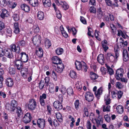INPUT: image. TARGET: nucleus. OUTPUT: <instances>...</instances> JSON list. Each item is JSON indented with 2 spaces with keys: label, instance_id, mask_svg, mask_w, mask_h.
Returning <instances> with one entry per match:
<instances>
[{
  "label": "nucleus",
  "instance_id": "obj_1",
  "mask_svg": "<svg viewBox=\"0 0 129 129\" xmlns=\"http://www.w3.org/2000/svg\"><path fill=\"white\" fill-rule=\"evenodd\" d=\"M114 52L115 53V57L111 53H108L106 56L107 60L112 63H115L117 61V58L119 56V50L118 48L114 49Z\"/></svg>",
  "mask_w": 129,
  "mask_h": 129
},
{
  "label": "nucleus",
  "instance_id": "obj_2",
  "mask_svg": "<svg viewBox=\"0 0 129 129\" xmlns=\"http://www.w3.org/2000/svg\"><path fill=\"white\" fill-rule=\"evenodd\" d=\"M26 106L28 110L33 111L36 109L37 104L35 100L32 99L29 100L28 103Z\"/></svg>",
  "mask_w": 129,
  "mask_h": 129
},
{
  "label": "nucleus",
  "instance_id": "obj_3",
  "mask_svg": "<svg viewBox=\"0 0 129 129\" xmlns=\"http://www.w3.org/2000/svg\"><path fill=\"white\" fill-rule=\"evenodd\" d=\"M59 101L54 102L53 103V106L54 108L57 110L61 109L62 106L61 103L63 101V97L62 95L59 97Z\"/></svg>",
  "mask_w": 129,
  "mask_h": 129
},
{
  "label": "nucleus",
  "instance_id": "obj_4",
  "mask_svg": "<svg viewBox=\"0 0 129 129\" xmlns=\"http://www.w3.org/2000/svg\"><path fill=\"white\" fill-rule=\"evenodd\" d=\"M41 40V37L39 35H36L32 38L33 43L35 46H37L40 45Z\"/></svg>",
  "mask_w": 129,
  "mask_h": 129
},
{
  "label": "nucleus",
  "instance_id": "obj_5",
  "mask_svg": "<svg viewBox=\"0 0 129 129\" xmlns=\"http://www.w3.org/2000/svg\"><path fill=\"white\" fill-rule=\"evenodd\" d=\"M37 124L39 128L43 129L45 125V120L41 118H39L37 121Z\"/></svg>",
  "mask_w": 129,
  "mask_h": 129
},
{
  "label": "nucleus",
  "instance_id": "obj_6",
  "mask_svg": "<svg viewBox=\"0 0 129 129\" xmlns=\"http://www.w3.org/2000/svg\"><path fill=\"white\" fill-rule=\"evenodd\" d=\"M19 58L21 59V61L25 62H27L28 59V55L27 54L24 52H22L18 55Z\"/></svg>",
  "mask_w": 129,
  "mask_h": 129
},
{
  "label": "nucleus",
  "instance_id": "obj_7",
  "mask_svg": "<svg viewBox=\"0 0 129 129\" xmlns=\"http://www.w3.org/2000/svg\"><path fill=\"white\" fill-rule=\"evenodd\" d=\"M32 117L30 113L28 112L25 114L23 118V121L25 123H29L31 120Z\"/></svg>",
  "mask_w": 129,
  "mask_h": 129
},
{
  "label": "nucleus",
  "instance_id": "obj_8",
  "mask_svg": "<svg viewBox=\"0 0 129 129\" xmlns=\"http://www.w3.org/2000/svg\"><path fill=\"white\" fill-rule=\"evenodd\" d=\"M123 70L122 68L118 69L116 71L115 77L117 80H119L122 78L123 76Z\"/></svg>",
  "mask_w": 129,
  "mask_h": 129
},
{
  "label": "nucleus",
  "instance_id": "obj_9",
  "mask_svg": "<svg viewBox=\"0 0 129 129\" xmlns=\"http://www.w3.org/2000/svg\"><path fill=\"white\" fill-rule=\"evenodd\" d=\"M85 98L86 100L88 102L92 101L94 98L93 94L90 92H87L85 93Z\"/></svg>",
  "mask_w": 129,
  "mask_h": 129
},
{
  "label": "nucleus",
  "instance_id": "obj_10",
  "mask_svg": "<svg viewBox=\"0 0 129 129\" xmlns=\"http://www.w3.org/2000/svg\"><path fill=\"white\" fill-rule=\"evenodd\" d=\"M104 90V89L103 87H100L95 93L96 97L99 99L100 97L102 94Z\"/></svg>",
  "mask_w": 129,
  "mask_h": 129
},
{
  "label": "nucleus",
  "instance_id": "obj_11",
  "mask_svg": "<svg viewBox=\"0 0 129 129\" xmlns=\"http://www.w3.org/2000/svg\"><path fill=\"white\" fill-rule=\"evenodd\" d=\"M22 61L20 59H18L15 60L14 62V64L16 66L17 69L19 70L21 69L23 67Z\"/></svg>",
  "mask_w": 129,
  "mask_h": 129
},
{
  "label": "nucleus",
  "instance_id": "obj_12",
  "mask_svg": "<svg viewBox=\"0 0 129 129\" xmlns=\"http://www.w3.org/2000/svg\"><path fill=\"white\" fill-rule=\"evenodd\" d=\"M57 68L56 70L57 72L58 73H60L62 72L64 68L63 64L62 63V62H59L56 64Z\"/></svg>",
  "mask_w": 129,
  "mask_h": 129
},
{
  "label": "nucleus",
  "instance_id": "obj_13",
  "mask_svg": "<svg viewBox=\"0 0 129 129\" xmlns=\"http://www.w3.org/2000/svg\"><path fill=\"white\" fill-rule=\"evenodd\" d=\"M101 44L104 51L106 52L107 50L109 49L108 47L109 44L107 41L105 40H104L101 42Z\"/></svg>",
  "mask_w": 129,
  "mask_h": 129
},
{
  "label": "nucleus",
  "instance_id": "obj_14",
  "mask_svg": "<svg viewBox=\"0 0 129 129\" xmlns=\"http://www.w3.org/2000/svg\"><path fill=\"white\" fill-rule=\"evenodd\" d=\"M123 60L124 61H128L129 60L128 55L127 51L125 49L123 50Z\"/></svg>",
  "mask_w": 129,
  "mask_h": 129
},
{
  "label": "nucleus",
  "instance_id": "obj_15",
  "mask_svg": "<svg viewBox=\"0 0 129 129\" xmlns=\"http://www.w3.org/2000/svg\"><path fill=\"white\" fill-rule=\"evenodd\" d=\"M12 50L14 52H16L17 53H19L20 51V46L18 45L16 46L15 44H12L11 45Z\"/></svg>",
  "mask_w": 129,
  "mask_h": 129
},
{
  "label": "nucleus",
  "instance_id": "obj_16",
  "mask_svg": "<svg viewBox=\"0 0 129 129\" xmlns=\"http://www.w3.org/2000/svg\"><path fill=\"white\" fill-rule=\"evenodd\" d=\"M6 83L8 86L12 87L14 84L13 80L10 77L7 78L6 81Z\"/></svg>",
  "mask_w": 129,
  "mask_h": 129
},
{
  "label": "nucleus",
  "instance_id": "obj_17",
  "mask_svg": "<svg viewBox=\"0 0 129 129\" xmlns=\"http://www.w3.org/2000/svg\"><path fill=\"white\" fill-rule=\"evenodd\" d=\"M2 12L0 15V16L2 18L4 19L5 17H8L9 13L6 9H2Z\"/></svg>",
  "mask_w": 129,
  "mask_h": 129
},
{
  "label": "nucleus",
  "instance_id": "obj_18",
  "mask_svg": "<svg viewBox=\"0 0 129 129\" xmlns=\"http://www.w3.org/2000/svg\"><path fill=\"white\" fill-rule=\"evenodd\" d=\"M97 60L99 63L103 64L105 63V59L104 55L102 54H99L98 56Z\"/></svg>",
  "mask_w": 129,
  "mask_h": 129
},
{
  "label": "nucleus",
  "instance_id": "obj_19",
  "mask_svg": "<svg viewBox=\"0 0 129 129\" xmlns=\"http://www.w3.org/2000/svg\"><path fill=\"white\" fill-rule=\"evenodd\" d=\"M36 53L38 57H42L43 55L42 49L41 48L37 47L36 49Z\"/></svg>",
  "mask_w": 129,
  "mask_h": 129
},
{
  "label": "nucleus",
  "instance_id": "obj_20",
  "mask_svg": "<svg viewBox=\"0 0 129 129\" xmlns=\"http://www.w3.org/2000/svg\"><path fill=\"white\" fill-rule=\"evenodd\" d=\"M5 56L9 58H12L13 56L12 52L9 49L5 50Z\"/></svg>",
  "mask_w": 129,
  "mask_h": 129
},
{
  "label": "nucleus",
  "instance_id": "obj_21",
  "mask_svg": "<svg viewBox=\"0 0 129 129\" xmlns=\"http://www.w3.org/2000/svg\"><path fill=\"white\" fill-rule=\"evenodd\" d=\"M21 73L23 77L24 78H26L28 74L27 68L24 67L22 68L21 70Z\"/></svg>",
  "mask_w": 129,
  "mask_h": 129
},
{
  "label": "nucleus",
  "instance_id": "obj_22",
  "mask_svg": "<svg viewBox=\"0 0 129 129\" xmlns=\"http://www.w3.org/2000/svg\"><path fill=\"white\" fill-rule=\"evenodd\" d=\"M11 3L8 1H6V0H0V5L2 7H5L7 5L11 4Z\"/></svg>",
  "mask_w": 129,
  "mask_h": 129
},
{
  "label": "nucleus",
  "instance_id": "obj_23",
  "mask_svg": "<svg viewBox=\"0 0 129 129\" xmlns=\"http://www.w3.org/2000/svg\"><path fill=\"white\" fill-rule=\"evenodd\" d=\"M52 60L53 63L56 64L60 62H61V60L56 56H53L52 58Z\"/></svg>",
  "mask_w": 129,
  "mask_h": 129
},
{
  "label": "nucleus",
  "instance_id": "obj_24",
  "mask_svg": "<svg viewBox=\"0 0 129 129\" xmlns=\"http://www.w3.org/2000/svg\"><path fill=\"white\" fill-rule=\"evenodd\" d=\"M42 3L43 5L46 7H49L51 5L50 0H43Z\"/></svg>",
  "mask_w": 129,
  "mask_h": 129
},
{
  "label": "nucleus",
  "instance_id": "obj_25",
  "mask_svg": "<svg viewBox=\"0 0 129 129\" xmlns=\"http://www.w3.org/2000/svg\"><path fill=\"white\" fill-rule=\"evenodd\" d=\"M21 7L22 10L25 12H28L30 10L29 6L25 4H23L21 5Z\"/></svg>",
  "mask_w": 129,
  "mask_h": 129
},
{
  "label": "nucleus",
  "instance_id": "obj_26",
  "mask_svg": "<svg viewBox=\"0 0 129 129\" xmlns=\"http://www.w3.org/2000/svg\"><path fill=\"white\" fill-rule=\"evenodd\" d=\"M16 109L17 115L19 117H20L23 113L22 111L21 108L20 107L18 106L16 107Z\"/></svg>",
  "mask_w": 129,
  "mask_h": 129
},
{
  "label": "nucleus",
  "instance_id": "obj_27",
  "mask_svg": "<svg viewBox=\"0 0 129 129\" xmlns=\"http://www.w3.org/2000/svg\"><path fill=\"white\" fill-rule=\"evenodd\" d=\"M14 31L15 34H17L19 33L20 30L18 23H15L14 24Z\"/></svg>",
  "mask_w": 129,
  "mask_h": 129
},
{
  "label": "nucleus",
  "instance_id": "obj_28",
  "mask_svg": "<svg viewBox=\"0 0 129 129\" xmlns=\"http://www.w3.org/2000/svg\"><path fill=\"white\" fill-rule=\"evenodd\" d=\"M29 3L32 6H37L39 4L38 0H28Z\"/></svg>",
  "mask_w": 129,
  "mask_h": 129
},
{
  "label": "nucleus",
  "instance_id": "obj_29",
  "mask_svg": "<svg viewBox=\"0 0 129 129\" xmlns=\"http://www.w3.org/2000/svg\"><path fill=\"white\" fill-rule=\"evenodd\" d=\"M64 50L63 49L60 47L57 48L55 50V52L58 55L62 54Z\"/></svg>",
  "mask_w": 129,
  "mask_h": 129
},
{
  "label": "nucleus",
  "instance_id": "obj_30",
  "mask_svg": "<svg viewBox=\"0 0 129 129\" xmlns=\"http://www.w3.org/2000/svg\"><path fill=\"white\" fill-rule=\"evenodd\" d=\"M60 28L62 34L65 38H67L68 37V35L64 29V28L62 26L60 27Z\"/></svg>",
  "mask_w": 129,
  "mask_h": 129
},
{
  "label": "nucleus",
  "instance_id": "obj_31",
  "mask_svg": "<svg viewBox=\"0 0 129 129\" xmlns=\"http://www.w3.org/2000/svg\"><path fill=\"white\" fill-rule=\"evenodd\" d=\"M117 112L119 114L122 113L123 111V107L121 105H118L116 108Z\"/></svg>",
  "mask_w": 129,
  "mask_h": 129
},
{
  "label": "nucleus",
  "instance_id": "obj_32",
  "mask_svg": "<svg viewBox=\"0 0 129 129\" xmlns=\"http://www.w3.org/2000/svg\"><path fill=\"white\" fill-rule=\"evenodd\" d=\"M6 108L7 109L10 111L14 112L15 108L13 107H12L11 104L10 105L9 104H7L6 105Z\"/></svg>",
  "mask_w": 129,
  "mask_h": 129
},
{
  "label": "nucleus",
  "instance_id": "obj_33",
  "mask_svg": "<svg viewBox=\"0 0 129 129\" xmlns=\"http://www.w3.org/2000/svg\"><path fill=\"white\" fill-rule=\"evenodd\" d=\"M56 116L58 120L60 122L63 121L62 117L61 114L59 112H57L55 113Z\"/></svg>",
  "mask_w": 129,
  "mask_h": 129
},
{
  "label": "nucleus",
  "instance_id": "obj_34",
  "mask_svg": "<svg viewBox=\"0 0 129 129\" xmlns=\"http://www.w3.org/2000/svg\"><path fill=\"white\" fill-rule=\"evenodd\" d=\"M76 69L78 70H81L82 67V64L80 62L76 61L75 62Z\"/></svg>",
  "mask_w": 129,
  "mask_h": 129
},
{
  "label": "nucleus",
  "instance_id": "obj_35",
  "mask_svg": "<svg viewBox=\"0 0 129 129\" xmlns=\"http://www.w3.org/2000/svg\"><path fill=\"white\" fill-rule=\"evenodd\" d=\"M38 18L40 20H42L44 17V13L41 11H39L38 13Z\"/></svg>",
  "mask_w": 129,
  "mask_h": 129
},
{
  "label": "nucleus",
  "instance_id": "obj_36",
  "mask_svg": "<svg viewBox=\"0 0 129 129\" xmlns=\"http://www.w3.org/2000/svg\"><path fill=\"white\" fill-rule=\"evenodd\" d=\"M116 87L117 88L120 89L123 87L124 85L120 82H117L115 84Z\"/></svg>",
  "mask_w": 129,
  "mask_h": 129
},
{
  "label": "nucleus",
  "instance_id": "obj_37",
  "mask_svg": "<svg viewBox=\"0 0 129 129\" xmlns=\"http://www.w3.org/2000/svg\"><path fill=\"white\" fill-rule=\"evenodd\" d=\"M103 16V13L100 8L98 9L97 12V16L99 19L101 18Z\"/></svg>",
  "mask_w": 129,
  "mask_h": 129
},
{
  "label": "nucleus",
  "instance_id": "obj_38",
  "mask_svg": "<svg viewBox=\"0 0 129 129\" xmlns=\"http://www.w3.org/2000/svg\"><path fill=\"white\" fill-rule=\"evenodd\" d=\"M32 30L35 33H37L39 32V28L37 25H34L32 28Z\"/></svg>",
  "mask_w": 129,
  "mask_h": 129
},
{
  "label": "nucleus",
  "instance_id": "obj_39",
  "mask_svg": "<svg viewBox=\"0 0 129 129\" xmlns=\"http://www.w3.org/2000/svg\"><path fill=\"white\" fill-rule=\"evenodd\" d=\"M70 75L71 78H76L77 77V74L76 72L73 70L70 72Z\"/></svg>",
  "mask_w": 129,
  "mask_h": 129
},
{
  "label": "nucleus",
  "instance_id": "obj_40",
  "mask_svg": "<svg viewBox=\"0 0 129 129\" xmlns=\"http://www.w3.org/2000/svg\"><path fill=\"white\" fill-rule=\"evenodd\" d=\"M17 43L19 46H21L23 47L26 46L27 44V43L23 40L18 41Z\"/></svg>",
  "mask_w": 129,
  "mask_h": 129
},
{
  "label": "nucleus",
  "instance_id": "obj_41",
  "mask_svg": "<svg viewBox=\"0 0 129 129\" xmlns=\"http://www.w3.org/2000/svg\"><path fill=\"white\" fill-rule=\"evenodd\" d=\"M90 78L92 80H95L98 77V76L95 73L92 72L90 73Z\"/></svg>",
  "mask_w": 129,
  "mask_h": 129
},
{
  "label": "nucleus",
  "instance_id": "obj_42",
  "mask_svg": "<svg viewBox=\"0 0 129 129\" xmlns=\"http://www.w3.org/2000/svg\"><path fill=\"white\" fill-rule=\"evenodd\" d=\"M45 46L47 48H49L51 46L50 42L48 39L45 40Z\"/></svg>",
  "mask_w": 129,
  "mask_h": 129
},
{
  "label": "nucleus",
  "instance_id": "obj_43",
  "mask_svg": "<svg viewBox=\"0 0 129 129\" xmlns=\"http://www.w3.org/2000/svg\"><path fill=\"white\" fill-rule=\"evenodd\" d=\"M45 83L43 80H41L39 83V87L40 89H42L44 86Z\"/></svg>",
  "mask_w": 129,
  "mask_h": 129
},
{
  "label": "nucleus",
  "instance_id": "obj_44",
  "mask_svg": "<svg viewBox=\"0 0 129 129\" xmlns=\"http://www.w3.org/2000/svg\"><path fill=\"white\" fill-rule=\"evenodd\" d=\"M110 106L109 105L104 106L103 107V111L104 112L110 111Z\"/></svg>",
  "mask_w": 129,
  "mask_h": 129
},
{
  "label": "nucleus",
  "instance_id": "obj_45",
  "mask_svg": "<svg viewBox=\"0 0 129 129\" xmlns=\"http://www.w3.org/2000/svg\"><path fill=\"white\" fill-rule=\"evenodd\" d=\"M63 9L66 10L68 9L69 8V6L67 3L65 2H63L62 5H61Z\"/></svg>",
  "mask_w": 129,
  "mask_h": 129
},
{
  "label": "nucleus",
  "instance_id": "obj_46",
  "mask_svg": "<svg viewBox=\"0 0 129 129\" xmlns=\"http://www.w3.org/2000/svg\"><path fill=\"white\" fill-rule=\"evenodd\" d=\"M57 74L53 70L52 71L51 77L53 78L54 81H56L57 80Z\"/></svg>",
  "mask_w": 129,
  "mask_h": 129
},
{
  "label": "nucleus",
  "instance_id": "obj_47",
  "mask_svg": "<svg viewBox=\"0 0 129 129\" xmlns=\"http://www.w3.org/2000/svg\"><path fill=\"white\" fill-rule=\"evenodd\" d=\"M6 34L7 36L11 37L12 36V31L11 28L7 29L6 30Z\"/></svg>",
  "mask_w": 129,
  "mask_h": 129
},
{
  "label": "nucleus",
  "instance_id": "obj_48",
  "mask_svg": "<svg viewBox=\"0 0 129 129\" xmlns=\"http://www.w3.org/2000/svg\"><path fill=\"white\" fill-rule=\"evenodd\" d=\"M11 104L12 107H13L15 108H16V107H15L17 106V102L15 100H13L11 101Z\"/></svg>",
  "mask_w": 129,
  "mask_h": 129
},
{
  "label": "nucleus",
  "instance_id": "obj_49",
  "mask_svg": "<svg viewBox=\"0 0 129 129\" xmlns=\"http://www.w3.org/2000/svg\"><path fill=\"white\" fill-rule=\"evenodd\" d=\"M99 32L98 31H97L96 30H95L94 34L95 38L98 40L100 41L101 39L99 37Z\"/></svg>",
  "mask_w": 129,
  "mask_h": 129
},
{
  "label": "nucleus",
  "instance_id": "obj_50",
  "mask_svg": "<svg viewBox=\"0 0 129 129\" xmlns=\"http://www.w3.org/2000/svg\"><path fill=\"white\" fill-rule=\"evenodd\" d=\"M74 105L75 109L77 110L79 108V101L78 100H76L74 102Z\"/></svg>",
  "mask_w": 129,
  "mask_h": 129
},
{
  "label": "nucleus",
  "instance_id": "obj_51",
  "mask_svg": "<svg viewBox=\"0 0 129 129\" xmlns=\"http://www.w3.org/2000/svg\"><path fill=\"white\" fill-rule=\"evenodd\" d=\"M67 94L70 95L73 94V91L71 87L67 89Z\"/></svg>",
  "mask_w": 129,
  "mask_h": 129
},
{
  "label": "nucleus",
  "instance_id": "obj_52",
  "mask_svg": "<svg viewBox=\"0 0 129 129\" xmlns=\"http://www.w3.org/2000/svg\"><path fill=\"white\" fill-rule=\"evenodd\" d=\"M79 82H77L75 85V87L79 91H80L82 88V86L79 84Z\"/></svg>",
  "mask_w": 129,
  "mask_h": 129
},
{
  "label": "nucleus",
  "instance_id": "obj_53",
  "mask_svg": "<svg viewBox=\"0 0 129 129\" xmlns=\"http://www.w3.org/2000/svg\"><path fill=\"white\" fill-rule=\"evenodd\" d=\"M89 118L90 120L93 121L95 120L96 118L94 114L92 113H91L89 116Z\"/></svg>",
  "mask_w": 129,
  "mask_h": 129
},
{
  "label": "nucleus",
  "instance_id": "obj_54",
  "mask_svg": "<svg viewBox=\"0 0 129 129\" xmlns=\"http://www.w3.org/2000/svg\"><path fill=\"white\" fill-rule=\"evenodd\" d=\"M123 94V92L121 90L119 91L117 93L118 98L119 99H120L122 97Z\"/></svg>",
  "mask_w": 129,
  "mask_h": 129
},
{
  "label": "nucleus",
  "instance_id": "obj_55",
  "mask_svg": "<svg viewBox=\"0 0 129 129\" xmlns=\"http://www.w3.org/2000/svg\"><path fill=\"white\" fill-rule=\"evenodd\" d=\"M4 49L0 47V57L3 56L5 54Z\"/></svg>",
  "mask_w": 129,
  "mask_h": 129
},
{
  "label": "nucleus",
  "instance_id": "obj_56",
  "mask_svg": "<svg viewBox=\"0 0 129 129\" xmlns=\"http://www.w3.org/2000/svg\"><path fill=\"white\" fill-rule=\"evenodd\" d=\"M105 121L108 122H109L110 121L111 119L110 117L107 114L104 116V117Z\"/></svg>",
  "mask_w": 129,
  "mask_h": 129
},
{
  "label": "nucleus",
  "instance_id": "obj_57",
  "mask_svg": "<svg viewBox=\"0 0 129 129\" xmlns=\"http://www.w3.org/2000/svg\"><path fill=\"white\" fill-rule=\"evenodd\" d=\"M90 12L93 13H95L96 12L95 8L93 7H91L89 9Z\"/></svg>",
  "mask_w": 129,
  "mask_h": 129
},
{
  "label": "nucleus",
  "instance_id": "obj_58",
  "mask_svg": "<svg viewBox=\"0 0 129 129\" xmlns=\"http://www.w3.org/2000/svg\"><path fill=\"white\" fill-rule=\"evenodd\" d=\"M86 127L87 129H91V124L89 121H87V122Z\"/></svg>",
  "mask_w": 129,
  "mask_h": 129
},
{
  "label": "nucleus",
  "instance_id": "obj_59",
  "mask_svg": "<svg viewBox=\"0 0 129 129\" xmlns=\"http://www.w3.org/2000/svg\"><path fill=\"white\" fill-rule=\"evenodd\" d=\"M106 4L108 6H111L112 5V2L110 0H105Z\"/></svg>",
  "mask_w": 129,
  "mask_h": 129
},
{
  "label": "nucleus",
  "instance_id": "obj_60",
  "mask_svg": "<svg viewBox=\"0 0 129 129\" xmlns=\"http://www.w3.org/2000/svg\"><path fill=\"white\" fill-rule=\"evenodd\" d=\"M80 20L81 21L83 24H86V20L83 17L80 16Z\"/></svg>",
  "mask_w": 129,
  "mask_h": 129
},
{
  "label": "nucleus",
  "instance_id": "obj_61",
  "mask_svg": "<svg viewBox=\"0 0 129 129\" xmlns=\"http://www.w3.org/2000/svg\"><path fill=\"white\" fill-rule=\"evenodd\" d=\"M13 17L15 21H18L19 19V16L17 14H14Z\"/></svg>",
  "mask_w": 129,
  "mask_h": 129
},
{
  "label": "nucleus",
  "instance_id": "obj_62",
  "mask_svg": "<svg viewBox=\"0 0 129 129\" xmlns=\"http://www.w3.org/2000/svg\"><path fill=\"white\" fill-rule=\"evenodd\" d=\"M10 73L11 75H14L15 73V69L13 68H11L10 70Z\"/></svg>",
  "mask_w": 129,
  "mask_h": 129
},
{
  "label": "nucleus",
  "instance_id": "obj_63",
  "mask_svg": "<svg viewBox=\"0 0 129 129\" xmlns=\"http://www.w3.org/2000/svg\"><path fill=\"white\" fill-rule=\"evenodd\" d=\"M54 125L55 126H58L59 125V123L58 121L56 119H54L53 121Z\"/></svg>",
  "mask_w": 129,
  "mask_h": 129
},
{
  "label": "nucleus",
  "instance_id": "obj_64",
  "mask_svg": "<svg viewBox=\"0 0 129 129\" xmlns=\"http://www.w3.org/2000/svg\"><path fill=\"white\" fill-rule=\"evenodd\" d=\"M100 70L102 73L103 75H104L106 73V69L104 67H102L101 68Z\"/></svg>",
  "mask_w": 129,
  "mask_h": 129
}]
</instances>
